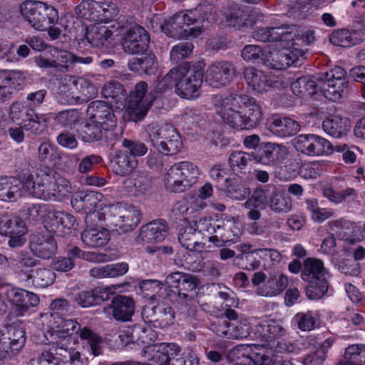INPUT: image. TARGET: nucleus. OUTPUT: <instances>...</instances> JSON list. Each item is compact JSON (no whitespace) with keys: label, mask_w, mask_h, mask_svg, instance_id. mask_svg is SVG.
<instances>
[{"label":"nucleus","mask_w":365,"mask_h":365,"mask_svg":"<svg viewBox=\"0 0 365 365\" xmlns=\"http://www.w3.org/2000/svg\"><path fill=\"white\" fill-rule=\"evenodd\" d=\"M128 271V264L125 262L97 266L90 270V275L94 278L103 279L117 277Z\"/></svg>","instance_id":"a18cd8bd"},{"label":"nucleus","mask_w":365,"mask_h":365,"mask_svg":"<svg viewBox=\"0 0 365 365\" xmlns=\"http://www.w3.org/2000/svg\"><path fill=\"white\" fill-rule=\"evenodd\" d=\"M53 210L46 204H31L27 206L28 215L33 220L42 219L46 228V220L48 218V215Z\"/></svg>","instance_id":"69168bd1"},{"label":"nucleus","mask_w":365,"mask_h":365,"mask_svg":"<svg viewBox=\"0 0 365 365\" xmlns=\"http://www.w3.org/2000/svg\"><path fill=\"white\" fill-rule=\"evenodd\" d=\"M230 362L246 365L248 361L253 365H272L273 361L263 345H239L232 349L227 355Z\"/></svg>","instance_id":"6ab92c4d"},{"label":"nucleus","mask_w":365,"mask_h":365,"mask_svg":"<svg viewBox=\"0 0 365 365\" xmlns=\"http://www.w3.org/2000/svg\"><path fill=\"white\" fill-rule=\"evenodd\" d=\"M197 235L196 229L190 223L180 230L178 240L187 250L202 252L205 250V244L197 241Z\"/></svg>","instance_id":"de8ad7c7"},{"label":"nucleus","mask_w":365,"mask_h":365,"mask_svg":"<svg viewBox=\"0 0 365 365\" xmlns=\"http://www.w3.org/2000/svg\"><path fill=\"white\" fill-rule=\"evenodd\" d=\"M245 258V269L255 270L259 268L262 262L264 267H269L279 263L282 259V255L276 250L262 248L252 250Z\"/></svg>","instance_id":"7c9ffc66"},{"label":"nucleus","mask_w":365,"mask_h":365,"mask_svg":"<svg viewBox=\"0 0 365 365\" xmlns=\"http://www.w3.org/2000/svg\"><path fill=\"white\" fill-rule=\"evenodd\" d=\"M49 53L55 58V60H48L41 56L35 58V63L41 68L50 69L53 68L55 71L66 73L68 71L69 66L76 63L90 64L93 61L91 56L80 57L72 53L58 50L53 47H49Z\"/></svg>","instance_id":"aec40b11"},{"label":"nucleus","mask_w":365,"mask_h":365,"mask_svg":"<svg viewBox=\"0 0 365 365\" xmlns=\"http://www.w3.org/2000/svg\"><path fill=\"white\" fill-rule=\"evenodd\" d=\"M212 102L223 122L237 131L253 129L262 120L261 106L249 95L239 92L217 94Z\"/></svg>","instance_id":"7ed1b4c3"},{"label":"nucleus","mask_w":365,"mask_h":365,"mask_svg":"<svg viewBox=\"0 0 365 365\" xmlns=\"http://www.w3.org/2000/svg\"><path fill=\"white\" fill-rule=\"evenodd\" d=\"M10 231L6 236L9 237V245L11 247L22 246L25 242V235L27 232V228L24 221L18 217H14V222L10 227Z\"/></svg>","instance_id":"603ef678"},{"label":"nucleus","mask_w":365,"mask_h":365,"mask_svg":"<svg viewBox=\"0 0 365 365\" xmlns=\"http://www.w3.org/2000/svg\"><path fill=\"white\" fill-rule=\"evenodd\" d=\"M153 334L150 328L141 325H135L132 331V339L138 346H143L142 355L148 360H152L155 365H170L172 358L180 351L179 346L175 344H153Z\"/></svg>","instance_id":"1a4fd4ad"},{"label":"nucleus","mask_w":365,"mask_h":365,"mask_svg":"<svg viewBox=\"0 0 365 365\" xmlns=\"http://www.w3.org/2000/svg\"><path fill=\"white\" fill-rule=\"evenodd\" d=\"M120 22H96L86 27L85 37L93 47L108 48L118 37Z\"/></svg>","instance_id":"4be33fe9"},{"label":"nucleus","mask_w":365,"mask_h":365,"mask_svg":"<svg viewBox=\"0 0 365 365\" xmlns=\"http://www.w3.org/2000/svg\"><path fill=\"white\" fill-rule=\"evenodd\" d=\"M288 278L283 274L270 275L264 285L257 288L256 292L262 297H275L280 294L288 285Z\"/></svg>","instance_id":"c03bdc74"},{"label":"nucleus","mask_w":365,"mask_h":365,"mask_svg":"<svg viewBox=\"0 0 365 365\" xmlns=\"http://www.w3.org/2000/svg\"><path fill=\"white\" fill-rule=\"evenodd\" d=\"M258 319L241 317L236 323L231 324L227 320L219 322L215 327V331L218 336L227 339H245L254 334Z\"/></svg>","instance_id":"393cba45"},{"label":"nucleus","mask_w":365,"mask_h":365,"mask_svg":"<svg viewBox=\"0 0 365 365\" xmlns=\"http://www.w3.org/2000/svg\"><path fill=\"white\" fill-rule=\"evenodd\" d=\"M135 309L133 298L118 295L111 302L110 305L104 309L106 313H111L113 318L118 321L129 322L131 320Z\"/></svg>","instance_id":"c9c22d12"},{"label":"nucleus","mask_w":365,"mask_h":365,"mask_svg":"<svg viewBox=\"0 0 365 365\" xmlns=\"http://www.w3.org/2000/svg\"><path fill=\"white\" fill-rule=\"evenodd\" d=\"M330 277L331 274L324 267L322 261L316 258H307L304 260L302 278L310 283L306 289V294L309 299H319L327 292V282Z\"/></svg>","instance_id":"9b49d317"},{"label":"nucleus","mask_w":365,"mask_h":365,"mask_svg":"<svg viewBox=\"0 0 365 365\" xmlns=\"http://www.w3.org/2000/svg\"><path fill=\"white\" fill-rule=\"evenodd\" d=\"M8 300L14 305L17 315H24L30 307H36L39 303L38 296L24 289L11 288L6 291Z\"/></svg>","instance_id":"f704fd0d"},{"label":"nucleus","mask_w":365,"mask_h":365,"mask_svg":"<svg viewBox=\"0 0 365 365\" xmlns=\"http://www.w3.org/2000/svg\"><path fill=\"white\" fill-rule=\"evenodd\" d=\"M169 138L162 140L158 145V151L165 155H173L177 153L182 147L180 135L173 126H168Z\"/></svg>","instance_id":"09e8293b"},{"label":"nucleus","mask_w":365,"mask_h":365,"mask_svg":"<svg viewBox=\"0 0 365 365\" xmlns=\"http://www.w3.org/2000/svg\"><path fill=\"white\" fill-rule=\"evenodd\" d=\"M93 222L87 224V227L81 234V240L90 247L103 246L110 239L109 232L101 225H96L93 227Z\"/></svg>","instance_id":"79ce46f5"},{"label":"nucleus","mask_w":365,"mask_h":365,"mask_svg":"<svg viewBox=\"0 0 365 365\" xmlns=\"http://www.w3.org/2000/svg\"><path fill=\"white\" fill-rule=\"evenodd\" d=\"M76 217L67 212L53 211L46 220V229L60 235H67L78 228Z\"/></svg>","instance_id":"473e14b6"},{"label":"nucleus","mask_w":365,"mask_h":365,"mask_svg":"<svg viewBox=\"0 0 365 365\" xmlns=\"http://www.w3.org/2000/svg\"><path fill=\"white\" fill-rule=\"evenodd\" d=\"M25 331L21 328L10 327L6 334L0 335V361L5 358L9 349L17 351L24 344Z\"/></svg>","instance_id":"e433bc0d"},{"label":"nucleus","mask_w":365,"mask_h":365,"mask_svg":"<svg viewBox=\"0 0 365 365\" xmlns=\"http://www.w3.org/2000/svg\"><path fill=\"white\" fill-rule=\"evenodd\" d=\"M118 36H120L123 49L130 54L143 53L148 48L150 37L143 27L126 21L120 23Z\"/></svg>","instance_id":"f3484780"},{"label":"nucleus","mask_w":365,"mask_h":365,"mask_svg":"<svg viewBox=\"0 0 365 365\" xmlns=\"http://www.w3.org/2000/svg\"><path fill=\"white\" fill-rule=\"evenodd\" d=\"M71 205L77 211L84 210L86 213V224L92 222H102L106 219L107 211L103 195L94 191H81L74 195Z\"/></svg>","instance_id":"f8f14e48"},{"label":"nucleus","mask_w":365,"mask_h":365,"mask_svg":"<svg viewBox=\"0 0 365 365\" xmlns=\"http://www.w3.org/2000/svg\"><path fill=\"white\" fill-rule=\"evenodd\" d=\"M26 195L45 201H61L72 192L70 182L52 168H44L34 173L26 171Z\"/></svg>","instance_id":"6e6552de"},{"label":"nucleus","mask_w":365,"mask_h":365,"mask_svg":"<svg viewBox=\"0 0 365 365\" xmlns=\"http://www.w3.org/2000/svg\"><path fill=\"white\" fill-rule=\"evenodd\" d=\"M24 19L36 30L44 31L54 26L58 20L56 9L46 2L26 0L19 6Z\"/></svg>","instance_id":"9d476101"},{"label":"nucleus","mask_w":365,"mask_h":365,"mask_svg":"<svg viewBox=\"0 0 365 365\" xmlns=\"http://www.w3.org/2000/svg\"><path fill=\"white\" fill-rule=\"evenodd\" d=\"M128 271V264L125 262L97 266L90 270V275L94 278L103 279L117 277Z\"/></svg>","instance_id":"49530a36"},{"label":"nucleus","mask_w":365,"mask_h":365,"mask_svg":"<svg viewBox=\"0 0 365 365\" xmlns=\"http://www.w3.org/2000/svg\"><path fill=\"white\" fill-rule=\"evenodd\" d=\"M269 206L276 212H287L292 209V202L283 192L277 191L270 199Z\"/></svg>","instance_id":"bf43d9fd"},{"label":"nucleus","mask_w":365,"mask_h":365,"mask_svg":"<svg viewBox=\"0 0 365 365\" xmlns=\"http://www.w3.org/2000/svg\"><path fill=\"white\" fill-rule=\"evenodd\" d=\"M113 106L103 101L91 102L87 108V115L91 122L101 125L104 131L115 127L117 119L113 113Z\"/></svg>","instance_id":"c85d7f7f"},{"label":"nucleus","mask_w":365,"mask_h":365,"mask_svg":"<svg viewBox=\"0 0 365 365\" xmlns=\"http://www.w3.org/2000/svg\"><path fill=\"white\" fill-rule=\"evenodd\" d=\"M25 80L24 73L20 71L0 69V103L11 100L22 88Z\"/></svg>","instance_id":"cd10ccee"},{"label":"nucleus","mask_w":365,"mask_h":365,"mask_svg":"<svg viewBox=\"0 0 365 365\" xmlns=\"http://www.w3.org/2000/svg\"><path fill=\"white\" fill-rule=\"evenodd\" d=\"M244 78L248 87L257 93H265L272 88H282L289 84L281 77L252 66L245 68Z\"/></svg>","instance_id":"412c9836"},{"label":"nucleus","mask_w":365,"mask_h":365,"mask_svg":"<svg viewBox=\"0 0 365 365\" xmlns=\"http://www.w3.org/2000/svg\"><path fill=\"white\" fill-rule=\"evenodd\" d=\"M267 41L272 42V44L268 45L264 50L257 45L245 46L242 50V57L243 59L246 61H255L261 58L264 66L267 67L265 63L266 59L271 61L272 53L281 49V48L279 47V41L270 40L265 42ZM268 68L269 67L268 66Z\"/></svg>","instance_id":"37998d69"},{"label":"nucleus","mask_w":365,"mask_h":365,"mask_svg":"<svg viewBox=\"0 0 365 365\" xmlns=\"http://www.w3.org/2000/svg\"><path fill=\"white\" fill-rule=\"evenodd\" d=\"M147 91V83L140 81L127 96L123 85L111 81L104 84L101 94L115 110H123V117L125 120L137 122L146 115L155 98L153 93L146 95Z\"/></svg>","instance_id":"20e7f679"},{"label":"nucleus","mask_w":365,"mask_h":365,"mask_svg":"<svg viewBox=\"0 0 365 365\" xmlns=\"http://www.w3.org/2000/svg\"><path fill=\"white\" fill-rule=\"evenodd\" d=\"M212 187L210 183H205L199 189L198 195L192 197L190 199V207L195 210H202L206 206L204 200L210 197L212 195Z\"/></svg>","instance_id":"e2e57ef3"},{"label":"nucleus","mask_w":365,"mask_h":365,"mask_svg":"<svg viewBox=\"0 0 365 365\" xmlns=\"http://www.w3.org/2000/svg\"><path fill=\"white\" fill-rule=\"evenodd\" d=\"M81 118V113L76 110H67L60 112L56 117L58 123L64 127L74 128Z\"/></svg>","instance_id":"774afa93"},{"label":"nucleus","mask_w":365,"mask_h":365,"mask_svg":"<svg viewBox=\"0 0 365 365\" xmlns=\"http://www.w3.org/2000/svg\"><path fill=\"white\" fill-rule=\"evenodd\" d=\"M198 175V169L192 163L180 161L167 171L165 185L171 192H183L195 182Z\"/></svg>","instance_id":"dca6fc26"},{"label":"nucleus","mask_w":365,"mask_h":365,"mask_svg":"<svg viewBox=\"0 0 365 365\" xmlns=\"http://www.w3.org/2000/svg\"><path fill=\"white\" fill-rule=\"evenodd\" d=\"M193 46L190 43H180L174 46L170 52V58L173 63L185 59L192 51Z\"/></svg>","instance_id":"338daca9"},{"label":"nucleus","mask_w":365,"mask_h":365,"mask_svg":"<svg viewBox=\"0 0 365 365\" xmlns=\"http://www.w3.org/2000/svg\"><path fill=\"white\" fill-rule=\"evenodd\" d=\"M192 225L197 230V235H204L211 242L210 237L215 235L216 220L211 217H200L197 221L194 222Z\"/></svg>","instance_id":"680f3d73"},{"label":"nucleus","mask_w":365,"mask_h":365,"mask_svg":"<svg viewBox=\"0 0 365 365\" xmlns=\"http://www.w3.org/2000/svg\"><path fill=\"white\" fill-rule=\"evenodd\" d=\"M168 233V227L164 221L156 220L143 225L136 239L138 243L162 242Z\"/></svg>","instance_id":"58836bf2"},{"label":"nucleus","mask_w":365,"mask_h":365,"mask_svg":"<svg viewBox=\"0 0 365 365\" xmlns=\"http://www.w3.org/2000/svg\"><path fill=\"white\" fill-rule=\"evenodd\" d=\"M236 68L227 61H215L205 72V82L212 87H222L229 84L236 76Z\"/></svg>","instance_id":"bb28decb"},{"label":"nucleus","mask_w":365,"mask_h":365,"mask_svg":"<svg viewBox=\"0 0 365 365\" xmlns=\"http://www.w3.org/2000/svg\"><path fill=\"white\" fill-rule=\"evenodd\" d=\"M30 248L34 255L38 257L46 259L56 253L57 245L50 235L36 233L31 237Z\"/></svg>","instance_id":"ea45409f"},{"label":"nucleus","mask_w":365,"mask_h":365,"mask_svg":"<svg viewBox=\"0 0 365 365\" xmlns=\"http://www.w3.org/2000/svg\"><path fill=\"white\" fill-rule=\"evenodd\" d=\"M346 74L343 68L335 66L320 74L319 83L309 76L298 78L292 83V91L295 96L302 98L310 97L319 91L326 98L336 101L347 91Z\"/></svg>","instance_id":"423d86ee"},{"label":"nucleus","mask_w":365,"mask_h":365,"mask_svg":"<svg viewBox=\"0 0 365 365\" xmlns=\"http://www.w3.org/2000/svg\"><path fill=\"white\" fill-rule=\"evenodd\" d=\"M76 90L79 91L87 98L96 93L95 86L84 78H76L73 76H66L61 79L58 93L67 101L75 98Z\"/></svg>","instance_id":"c756f323"},{"label":"nucleus","mask_w":365,"mask_h":365,"mask_svg":"<svg viewBox=\"0 0 365 365\" xmlns=\"http://www.w3.org/2000/svg\"><path fill=\"white\" fill-rule=\"evenodd\" d=\"M220 24L246 31L262 19V14L256 9L246 10L237 4L227 3L221 11Z\"/></svg>","instance_id":"2eb2a0df"},{"label":"nucleus","mask_w":365,"mask_h":365,"mask_svg":"<svg viewBox=\"0 0 365 365\" xmlns=\"http://www.w3.org/2000/svg\"><path fill=\"white\" fill-rule=\"evenodd\" d=\"M255 40L279 41L281 49L272 53V60L266 59L265 63L272 69L283 70L291 66H297L305 58V53L299 48V42L308 45L314 42V34L309 29L299 31L294 25H277L261 28L253 35Z\"/></svg>","instance_id":"f03ea898"},{"label":"nucleus","mask_w":365,"mask_h":365,"mask_svg":"<svg viewBox=\"0 0 365 365\" xmlns=\"http://www.w3.org/2000/svg\"><path fill=\"white\" fill-rule=\"evenodd\" d=\"M97 4L98 5L96 7V11L98 14H96L95 21L98 22H113L111 20L118 15L119 11L118 6L113 2L97 1ZM115 22L123 23L120 20Z\"/></svg>","instance_id":"864d4df0"},{"label":"nucleus","mask_w":365,"mask_h":365,"mask_svg":"<svg viewBox=\"0 0 365 365\" xmlns=\"http://www.w3.org/2000/svg\"><path fill=\"white\" fill-rule=\"evenodd\" d=\"M103 130L104 129L101 125L96 122H91L88 118L83 130L79 133L78 137L83 142L98 140L101 138Z\"/></svg>","instance_id":"13d9d810"},{"label":"nucleus","mask_w":365,"mask_h":365,"mask_svg":"<svg viewBox=\"0 0 365 365\" xmlns=\"http://www.w3.org/2000/svg\"><path fill=\"white\" fill-rule=\"evenodd\" d=\"M217 19L215 6L205 2L194 9L175 13L165 19L160 28L170 38L190 40L198 38L202 34L205 22L211 24L217 21Z\"/></svg>","instance_id":"39448f33"},{"label":"nucleus","mask_w":365,"mask_h":365,"mask_svg":"<svg viewBox=\"0 0 365 365\" xmlns=\"http://www.w3.org/2000/svg\"><path fill=\"white\" fill-rule=\"evenodd\" d=\"M268 128L274 135L286 138L297 134L300 130V125L293 118L275 115L271 118Z\"/></svg>","instance_id":"4c0bfd02"},{"label":"nucleus","mask_w":365,"mask_h":365,"mask_svg":"<svg viewBox=\"0 0 365 365\" xmlns=\"http://www.w3.org/2000/svg\"><path fill=\"white\" fill-rule=\"evenodd\" d=\"M56 274L51 269L37 267L31 270L29 279L35 287L44 288L51 285L56 280Z\"/></svg>","instance_id":"3c124183"},{"label":"nucleus","mask_w":365,"mask_h":365,"mask_svg":"<svg viewBox=\"0 0 365 365\" xmlns=\"http://www.w3.org/2000/svg\"><path fill=\"white\" fill-rule=\"evenodd\" d=\"M254 336L261 337L269 343L271 347L278 349L279 351H292L291 343L286 342L287 330L282 321L270 319L267 317L258 319Z\"/></svg>","instance_id":"4468645a"},{"label":"nucleus","mask_w":365,"mask_h":365,"mask_svg":"<svg viewBox=\"0 0 365 365\" xmlns=\"http://www.w3.org/2000/svg\"><path fill=\"white\" fill-rule=\"evenodd\" d=\"M26 171L17 176H0V200L17 202L26 195Z\"/></svg>","instance_id":"b1692460"},{"label":"nucleus","mask_w":365,"mask_h":365,"mask_svg":"<svg viewBox=\"0 0 365 365\" xmlns=\"http://www.w3.org/2000/svg\"><path fill=\"white\" fill-rule=\"evenodd\" d=\"M331 232L341 240L361 241L365 238V223L361 227L351 221L341 219L331 222Z\"/></svg>","instance_id":"2f4dec72"},{"label":"nucleus","mask_w":365,"mask_h":365,"mask_svg":"<svg viewBox=\"0 0 365 365\" xmlns=\"http://www.w3.org/2000/svg\"><path fill=\"white\" fill-rule=\"evenodd\" d=\"M49 317H53L55 321L49 325L43 341L51 344V347L44 350L32 365H83L77 334L82 341H86L93 355L102 353V339L91 329L81 327L74 319L55 318L52 313L42 315L46 319Z\"/></svg>","instance_id":"f257e3e1"},{"label":"nucleus","mask_w":365,"mask_h":365,"mask_svg":"<svg viewBox=\"0 0 365 365\" xmlns=\"http://www.w3.org/2000/svg\"><path fill=\"white\" fill-rule=\"evenodd\" d=\"M215 235H212L211 242L220 247L227 242H236L242 235L241 222L234 217H225L216 220Z\"/></svg>","instance_id":"a878e982"},{"label":"nucleus","mask_w":365,"mask_h":365,"mask_svg":"<svg viewBox=\"0 0 365 365\" xmlns=\"http://www.w3.org/2000/svg\"><path fill=\"white\" fill-rule=\"evenodd\" d=\"M9 118L14 124L34 134L42 133L48 125L46 115H37L34 108L21 101L11 104Z\"/></svg>","instance_id":"ddd939ff"},{"label":"nucleus","mask_w":365,"mask_h":365,"mask_svg":"<svg viewBox=\"0 0 365 365\" xmlns=\"http://www.w3.org/2000/svg\"><path fill=\"white\" fill-rule=\"evenodd\" d=\"M330 42L335 46L349 47L355 43L353 34L347 29L334 31L329 38Z\"/></svg>","instance_id":"0e129e2a"},{"label":"nucleus","mask_w":365,"mask_h":365,"mask_svg":"<svg viewBox=\"0 0 365 365\" xmlns=\"http://www.w3.org/2000/svg\"><path fill=\"white\" fill-rule=\"evenodd\" d=\"M148 188L146 180L142 178L126 179L123 182V189L128 195L138 196L144 194Z\"/></svg>","instance_id":"052dcab7"},{"label":"nucleus","mask_w":365,"mask_h":365,"mask_svg":"<svg viewBox=\"0 0 365 365\" xmlns=\"http://www.w3.org/2000/svg\"><path fill=\"white\" fill-rule=\"evenodd\" d=\"M261 148L262 157L269 160H284L289 154L288 148L284 144L264 143L261 144Z\"/></svg>","instance_id":"4d7b16f0"},{"label":"nucleus","mask_w":365,"mask_h":365,"mask_svg":"<svg viewBox=\"0 0 365 365\" xmlns=\"http://www.w3.org/2000/svg\"><path fill=\"white\" fill-rule=\"evenodd\" d=\"M203 72L201 68L187 64L172 68L155 86L150 93L156 99L161 94L174 88L175 93L186 100H194L200 96Z\"/></svg>","instance_id":"0eeeda50"},{"label":"nucleus","mask_w":365,"mask_h":365,"mask_svg":"<svg viewBox=\"0 0 365 365\" xmlns=\"http://www.w3.org/2000/svg\"><path fill=\"white\" fill-rule=\"evenodd\" d=\"M334 153H341L343 160H356L360 157L361 150L356 146L346 144L333 146L326 138L312 134L309 156H328Z\"/></svg>","instance_id":"5701e85b"},{"label":"nucleus","mask_w":365,"mask_h":365,"mask_svg":"<svg viewBox=\"0 0 365 365\" xmlns=\"http://www.w3.org/2000/svg\"><path fill=\"white\" fill-rule=\"evenodd\" d=\"M294 321L302 331H311L315 329L319 322V314L315 311L307 312H299L294 317Z\"/></svg>","instance_id":"6e6d98bb"},{"label":"nucleus","mask_w":365,"mask_h":365,"mask_svg":"<svg viewBox=\"0 0 365 365\" xmlns=\"http://www.w3.org/2000/svg\"><path fill=\"white\" fill-rule=\"evenodd\" d=\"M339 365H365V345L352 344L348 346Z\"/></svg>","instance_id":"8fccbe9b"},{"label":"nucleus","mask_w":365,"mask_h":365,"mask_svg":"<svg viewBox=\"0 0 365 365\" xmlns=\"http://www.w3.org/2000/svg\"><path fill=\"white\" fill-rule=\"evenodd\" d=\"M168 126L173 125L170 123L159 125L158 123H152L145 129L153 145L157 150L160 141L167 140L170 135L167 129Z\"/></svg>","instance_id":"5fc2aeb1"},{"label":"nucleus","mask_w":365,"mask_h":365,"mask_svg":"<svg viewBox=\"0 0 365 365\" xmlns=\"http://www.w3.org/2000/svg\"><path fill=\"white\" fill-rule=\"evenodd\" d=\"M105 211H107V215L104 221L108 220L120 234L133 230L140 221L139 210L130 205H110Z\"/></svg>","instance_id":"a211bd4d"},{"label":"nucleus","mask_w":365,"mask_h":365,"mask_svg":"<svg viewBox=\"0 0 365 365\" xmlns=\"http://www.w3.org/2000/svg\"><path fill=\"white\" fill-rule=\"evenodd\" d=\"M123 286V284H112L85 291L78 294L76 301L82 307H90L99 304L102 301L107 300L110 295L119 292V289Z\"/></svg>","instance_id":"72a5a7b5"},{"label":"nucleus","mask_w":365,"mask_h":365,"mask_svg":"<svg viewBox=\"0 0 365 365\" xmlns=\"http://www.w3.org/2000/svg\"><path fill=\"white\" fill-rule=\"evenodd\" d=\"M322 128L329 136L341 138L349 132L351 124L348 118L339 115H332L323 120Z\"/></svg>","instance_id":"a19ab883"}]
</instances>
